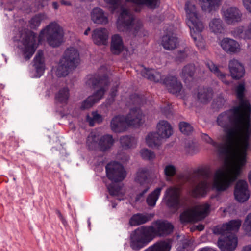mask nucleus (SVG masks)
Masks as SVG:
<instances>
[{
    "label": "nucleus",
    "instance_id": "nucleus-63",
    "mask_svg": "<svg viewBox=\"0 0 251 251\" xmlns=\"http://www.w3.org/2000/svg\"><path fill=\"white\" fill-rule=\"evenodd\" d=\"M117 91V88L116 87H113L111 90L110 95L112 98V100H113V98L116 95Z\"/></svg>",
    "mask_w": 251,
    "mask_h": 251
},
{
    "label": "nucleus",
    "instance_id": "nucleus-2",
    "mask_svg": "<svg viewBox=\"0 0 251 251\" xmlns=\"http://www.w3.org/2000/svg\"><path fill=\"white\" fill-rule=\"evenodd\" d=\"M218 125L223 128V140L232 145L242 156L247 158L251 147V119L250 115L234 107L220 114L217 118Z\"/></svg>",
    "mask_w": 251,
    "mask_h": 251
},
{
    "label": "nucleus",
    "instance_id": "nucleus-37",
    "mask_svg": "<svg viewBox=\"0 0 251 251\" xmlns=\"http://www.w3.org/2000/svg\"><path fill=\"white\" fill-rule=\"evenodd\" d=\"M141 74L143 77L154 82H159L161 79L160 73L153 69H145Z\"/></svg>",
    "mask_w": 251,
    "mask_h": 251
},
{
    "label": "nucleus",
    "instance_id": "nucleus-12",
    "mask_svg": "<svg viewBox=\"0 0 251 251\" xmlns=\"http://www.w3.org/2000/svg\"><path fill=\"white\" fill-rule=\"evenodd\" d=\"M167 205L174 208H178L181 204V191L180 187L171 186L168 188L164 195Z\"/></svg>",
    "mask_w": 251,
    "mask_h": 251
},
{
    "label": "nucleus",
    "instance_id": "nucleus-51",
    "mask_svg": "<svg viewBox=\"0 0 251 251\" xmlns=\"http://www.w3.org/2000/svg\"><path fill=\"white\" fill-rule=\"evenodd\" d=\"M231 34L237 39H245V30L243 26H239L234 28L231 31Z\"/></svg>",
    "mask_w": 251,
    "mask_h": 251
},
{
    "label": "nucleus",
    "instance_id": "nucleus-36",
    "mask_svg": "<svg viewBox=\"0 0 251 251\" xmlns=\"http://www.w3.org/2000/svg\"><path fill=\"white\" fill-rule=\"evenodd\" d=\"M210 30L215 34H220L224 30L222 20L220 18L212 19L209 24Z\"/></svg>",
    "mask_w": 251,
    "mask_h": 251
},
{
    "label": "nucleus",
    "instance_id": "nucleus-40",
    "mask_svg": "<svg viewBox=\"0 0 251 251\" xmlns=\"http://www.w3.org/2000/svg\"><path fill=\"white\" fill-rule=\"evenodd\" d=\"M206 66L211 72L215 74V75L222 81L223 83L226 85H228L229 84V81L226 80V74L220 71L217 66L213 62H207L206 63Z\"/></svg>",
    "mask_w": 251,
    "mask_h": 251
},
{
    "label": "nucleus",
    "instance_id": "nucleus-62",
    "mask_svg": "<svg viewBox=\"0 0 251 251\" xmlns=\"http://www.w3.org/2000/svg\"><path fill=\"white\" fill-rule=\"evenodd\" d=\"M105 2L114 6H117L121 0H104Z\"/></svg>",
    "mask_w": 251,
    "mask_h": 251
},
{
    "label": "nucleus",
    "instance_id": "nucleus-14",
    "mask_svg": "<svg viewBox=\"0 0 251 251\" xmlns=\"http://www.w3.org/2000/svg\"><path fill=\"white\" fill-rule=\"evenodd\" d=\"M222 16L224 20L227 24L234 25L242 21L243 14L238 8L231 6L223 8Z\"/></svg>",
    "mask_w": 251,
    "mask_h": 251
},
{
    "label": "nucleus",
    "instance_id": "nucleus-31",
    "mask_svg": "<svg viewBox=\"0 0 251 251\" xmlns=\"http://www.w3.org/2000/svg\"><path fill=\"white\" fill-rule=\"evenodd\" d=\"M222 1V0H201L200 4L203 10L210 12L219 7Z\"/></svg>",
    "mask_w": 251,
    "mask_h": 251
},
{
    "label": "nucleus",
    "instance_id": "nucleus-57",
    "mask_svg": "<svg viewBox=\"0 0 251 251\" xmlns=\"http://www.w3.org/2000/svg\"><path fill=\"white\" fill-rule=\"evenodd\" d=\"M150 186V184L140 185L139 189L140 192L137 195L136 201H139L141 200L149 189Z\"/></svg>",
    "mask_w": 251,
    "mask_h": 251
},
{
    "label": "nucleus",
    "instance_id": "nucleus-22",
    "mask_svg": "<svg viewBox=\"0 0 251 251\" xmlns=\"http://www.w3.org/2000/svg\"><path fill=\"white\" fill-rule=\"evenodd\" d=\"M157 133L165 141L173 134V128L167 121H160L157 125Z\"/></svg>",
    "mask_w": 251,
    "mask_h": 251
},
{
    "label": "nucleus",
    "instance_id": "nucleus-13",
    "mask_svg": "<svg viewBox=\"0 0 251 251\" xmlns=\"http://www.w3.org/2000/svg\"><path fill=\"white\" fill-rule=\"evenodd\" d=\"M23 36L22 42L25 46L24 58L26 60H28L34 53L37 48V36L35 33L30 30H27Z\"/></svg>",
    "mask_w": 251,
    "mask_h": 251
},
{
    "label": "nucleus",
    "instance_id": "nucleus-17",
    "mask_svg": "<svg viewBox=\"0 0 251 251\" xmlns=\"http://www.w3.org/2000/svg\"><path fill=\"white\" fill-rule=\"evenodd\" d=\"M143 115L138 107L131 108L128 114L125 117L128 126H139L143 123Z\"/></svg>",
    "mask_w": 251,
    "mask_h": 251
},
{
    "label": "nucleus",
    "instance_id": "nucleus-6",
    "mask_svg": "<svg viewBox=\"0 0 251 251\" xmlns=\"http://www.w3.org/2000/svg\"><path fill=\"white\" fill-rule=\"evenodd\" d=\"M209 176L208 171L205 168L194 170L187 177V181L192 185V194L194 197L203 196L208 188L207 179Z\"/></svg>",
    "mask_w": 251,
    "mask_h": 251
},
{
    "label": "nucleus",
    "instance_id": "nucleus-28",
    "mask_svg": "<svg viewBox=\"0 0 251 251\" xmlns=\"http://www.w3.org/2000/svg\"><path fill=\"white\" fill-rule=\"evenodd\" d=\"M124 49V44L122 37L118 34L112 36L111 51L114 54H119Z\"/></svg>",
    "mask_w": 251,
    "mask_h": 251
},
{
    "label": "nucleus",
    "instance_id": "nucleus-21",
    "mask_svg": "<svg viewBox=\"0 0 251 251\" xmlns=\"http://www.w3.org/2000/svg\"><path fill=\"white\" fill-rule=\"evenodd\" d=\"M228 67L232 78L239 79L244 75V69L242 65L237 60L229 61Z\"/></svg>",
    "mask_w": 251,
    "mask_h": 251
},
{
    "label": "nucleus",
    "instance_id": "nucleus-1",
    "mask_svg": "<svg viewBox=\"0 0 251 251\" xmlns=\"http://www.w3.org/2000/svg\"><path fill=\"white\" fill-rule=\"evenodd\" d=\"M203 141L211 145L215 148L219 157L223 160V166L214 174L212 187L218 192L226 191L230 184L240 176L242 167L246 163V158L239 154L233 146L226 143L221 135L219 139L221 143L214 141L207 134L202 133Z\"/></svg>",
    "mask_w": 251,
    "mask_h": 251
},
{
    "label": "nucleus",
    "instance_id": "nucleus-39",
    "mask_svg": "<svg viewBox=\"0 0 251 251\" xmlns=\"http://www.w3.org/2000/svg\"><path fill=\"white\" fill-rule=\"evenodd\" d=\"M127 2H132L137 5H145L148 7L154 9L159 6L160 0H126Z\"/></svg>",
    "mask_w": 251,
    "mask_h": 251
},
{
    "label": "nucleus",
    "instance_id": "nucleus-29",
    "mask_svg": "<svg viewBox=\"0 0 251 251\" xmlns=\"http://www.w3.org/2000/svg\"><path fill=\"white\" fill-rule=\"evenodd\" d=\"M177 44V38L173 35H166L162 37L161 44L165 50H173L176 47Z\"/></svg>",
    "mask_w": 251,
    "mask_h": 251
},
{
    "label": "nucleus",
    "instance_id": "nucleus-35",
    "mask_svg": "<svg viewBox=\"0 0 251 251\" xmlns=\"http://www.w3.org/2000/svg\"><path fill=\"white\" fill-rule=\"evenodd\" d=\"M34 66L36 72L40 74H42L45 67L43 52L42 50L38 51L34 58Z\"/></svg>",
    "mask_w": 251,
    "mask_h": 251
},
{
    "label": "nucleus",
    "instance_id": "nucleus-38",
    "mask_svg": "<svg viewBox=\"0 0 251 251\" xmlns=\"http://www.w3.org/2000/svg\"><path fill=\"white\" fill-rule=\"evenodd\" d=\"M149 171L147 168H142L138 170L135 178V181L140 185L150 184L148 180Z\"/></svg>",
    "mask_w": 251,
    "mask_h": 251
},
{
    "label": "nucleus",
    "instance_id": "nucleus-32",
    "mask_svg": "<svg viewBox=\"0 0 251 251\" xmlns=\"http://www.w3.org/2000/svg\"><path fill=\"white\" fill-rule=\"evenodd\" d=\"M72 66L60 59L58 66L55 72L56 75L59 77L66 76L72 69H74Z\"/></svg>",
    "mask_w": 251,
    "mask_h": 251
},
{
    "label": "nucleus",
    "instance_id": "nucleus-61",
    "mask_svg": "<svg viewBox=\"0 0 251 251\" xmlns=\"http://www.w3.org/2000/svg\"><path fill=\"white\" fill-rule=\"evenodd\" d=\"M242 1L246 9L251 12V0H242Z\"/></svg>",
    "mask_w": 251,
    "mask_h": 251
},
{
    "label": "nucleus",
    "instance_id": "nucleus-58",
    "mask_svg": "<svg viewBox=\"0 0 251 251\" xmlns=\"http://www.w3.org/2000/svg\"><path fill=\"white\" fill-rule=\"evenodd\" d=\"M41 21V17L39 16H35L32 18L30 21L31 27L32 28H36L39 26Z\"/></svg>",
    "mask_w": 251,
    "mask_h": 251
},
{
    "label": "nucleus",
    "instance_id": "nucleus-42",
    "mask_svg": "<svg viewBox=\"0 0 251 251\" xmlns=\"http://www.w3.org/2000/svg\"><path fill=\"white\" fill-rule=\"evenodd\" d=\"M87 121L91 126H93L95 123H100L103 121L102 116L96 111L92 112L88 115L86 118Z\"/></svg>",
    "mask_w": 251,
    "mask_h": 251
},
{
    "label": "nucleus",
    "instance_id": "nucleus-56",
    "mask_svg": "<svg viewBox=\"0 0 251 251\" xmlns=\"http://www.w3.org/2000/svg\"><path fill=\"white\" fill-rule=\"evenodd\" d=\"M226 98L223 95L220 94L213 101V104L217 108L222 107L226 103Z\"/></svg>",
    "mask_w": 251,
    "mask_h": 251
},
{
    "label": "nucleus",
    "instance_id": "nucleus-25",
    "mask_svg": "<svg viewBox=\"0 0 251 251\" xmlns=\"http://www.w3.org/2000/svg\"><path fill=\"white\" fill-rule=\"evenodd\" d=\"M153 214L138 213L133 215L129 220V224L131 226H137L144 224L151 221L153 217Z\"/></svg>",
    "mask_w": 251,
    "mask_h": 251
},
{
    "label": "nucleus",
    "instance_id": "nucleus-47",
    "mask_svg": "<svg viewBox=\"0 0 251 251\" xmlns=\"http://www.w3.org/2000/svg\"><path fill=\"white\" fill-rule=\"evenodd\" d=\"M69 98V90L68 88L60 89L56 95V99L60 102H66Z\"/></svg>",
    "mask_w": 251,
    "mask_h": 251
},
{
    "label": "nucleus",
    "instance_id": "nucleus-24",
    "mask_svg": "<svg viewBox=\"0 0 251 251\" xmlns=\"http://www.w3.org/2000/svg\"><path fill=\"white\" fill-rule=\"evenodd\" d=\"M108 38V32L105 28H97L93 31L92 38L97 45L105 44Z\"/></svg>",
    "mask_w": 251,
    "mask_h": 251
},
{
    "label": "nucleus",
    "instance_id": "nucleus-43",
    "mask_svg": "<svg viewBox=\"0 0 251 251\" xmlns=\"http://www.w3.org/2000/svg\"><path fill=\"white\" fill-rule=\"evenodd\" d=\"M107 188L109 194L113 196L123 195L125 193L122 186L119 184L112 183Z\"/></svg>",
    "mask_w": 251,
    "mask_h": 251
},
{
    "label": "nucleus",
    "instance_id": "nucleus-48",
    "mask_svg": "<svg viewBox=\"0 0 251 251\" xmlns=\"http://www.w3.org/2000/svg\"><path fill=\"white\" fill-rule=\"evenodd\" d=\"M100 138L95 133L91 132L87 137L86 144L89 149H93L96 146Z\"/></svg>",
    "mask_w": 251,
    "mask_h": 251
},
{
    "label": "nucleus",
    "instance_id": "nucleus-46",
    "mask_svg": "<svg viewBox=\"0 0 251 251\" xmlns=\"http://www.w3.org/2000/svg\"><path fill=\"white\" fill-rule=\"evenodd\" d=\"M190 53V50L188 48H185L182 50H178L177 51L175 61L176 62H182L185 60Z\"/></svg>",
    "mask_w": 251,
    "mask_h": 251
},
{
    "label": "nucleus",
    "instance_id": "nucleus-54",
    "mask_svg": "<svg viewBox=\"0 0 251 251\" xmlns=\"http://www.w3.org/2000/svg\"><path fill=\"white\" fill-rule=\"evenodd\" d=\"M141 157L146 160L153 159L155 157L154 153L151 151L147 149H143L140 151Z\"/></svg>",
    "mask_w": 251,
    "mask_h": 251
},
{
    "label": "nucleus",
    "instance_id": "nucleus-64",
    "mask_svg": "<svg viewBox=\"0 0 251 251\" xmlns=\"http://www.w3.org/2000/svg\"><path fill=\"white\" fill-rule=\"evenodd\" d=\"M242 251H251V245H249L244 247Z\"/></svg>",
    "mask_w": 251,
    "mask_h": 251
},
{
    "label": "nucleus",
    "instance_id": "nucleus-50",
    "mask_svg": "<svg viewBox=\"0 0 251 251\" xmlns=\"http://www.w3.org/2000/svg\"><path fill=\"white\" fill-rule=\"evenodd\" d=\"M146 99L142 95L134 94L130 96V102L133 105H141L145 102Z\"/></svg>",
    "mask_w": 251,
    "mask_h": 251
},
{
    "label": "nucleus",
    "instance_id": "nucleus-53",
    "mask_svg": "<svg viewBox=\"0 0 251 251\" xmlns=\"http://www.w3.org/2000/svg\"><path fill=\"white\" fill-rule=\"evenodd\" d=\"M164 173L167 177H172L176 174V168L173 165H166L164 168Z\"/></svg>",
    "mask_w": 251,
    "mask_h": 251
},
{
    "label": "nucleus",
    "instance_id": "nucleus-59",
    "mask_svg": "<svg viewBox=\"0 0 251 251\" xmlns=\"http://www.w3.org/2000/svg\"><path fill=\"white\" fill-rule=\"evenodd\" d=\"M161 111H162V113L167 118L170 117L172 115V111H171V108L169 106H165L163 108H162Z\"/></svg>",
    "mask_w": 251,
    "mask_h": 251
},
{
    "label": "nucleus",
    "instance_id": "nucleus-3",
    "mask_svg": "<svg viewBox=\"0 0 251 251\" xmlns=\"http://www.w3.org/2000/svg\"><path fill=\"white\" fill-rule=\"evenodd\" d=\"M173 226L167 221L158 220L152 226H143L131 232L129 244L135 251L146 247L156 236H165L173 232Z\"/></svg>",
    "mask_w": 251,
    "mask_h": 251
},
{
    "label": "nucleus",
    "instance_id": "nucleus-9",
    "mask_svg": "<svg viewBox=\"0 0 251 251\" xmlns=\"http://www.w3.org/2000/svg\"><path fill=\"white\" fill-rule=\"evenodd\" d=\"M185 10L187 16V24L189 26L192 36L194 40H196V37L192 34V31L200 32L202 31L204 26L199 18L195 5L191 2L187 1L185 3Z\"/></svg>",
    "mask_w": 251,
    "mask_h": 251
},
{
    "label": "nucleus",
    "instance_id": "nucleus-4",
    "mask_svg": "<svg viewBox=\"0 0 251 251\" xmlns=\"http://www.w3.org/2000/svg\"><path fill=\"white\" fill-rule=\"evenodd\" d=\"M241 225V220H234L214 228V234L221 235L217 242L218 246L221 251H233L235 250L238 239L234 233L238 231Z\"/></svg>",
    "mask_w": 251,
    "mask_h": 251
},
{
    "label": "nucleus",
    "instance_id": "nucleus-15",
    "mask_svg": "<svg viewBox=\"0 0 251 251\" xmlns=\"http://www.w3.org/2000/svg\"><path fill=\"white\" fill-rule=\"evenodd\" d=\"M234 195L235 200L239 202H244L250 198V192L248 185L246 181L240 180L236 183Z\"/></svg>",
    "mask_w": 251,
    "mask_h": 251
},
{
    "label": "nucleus",
    "instance_id": "nucleus-23",
    "mask_svg": "<svg viewBox=\"0 0 251 251\" xmlns=\"http://www.w3.org/2000/svg\"><path fill=\"white\" fill-rule=\"evenodd\" d=\"M125 118L122 116H116L112 118L110 123L111 130L117 133L124 131L127 128Z\"/></svg>",
    "mask_w": 251,
    "mask_h": 251
},
{
    "label": "nucleus",
    "instance_id": "nucleus-34",
    "mask_svg": "<svg viewBox=\"0 0 251 251\" xmlns=\"http://www.w3.org/2000/svg\"><path fill=\"white\" fill-rule=\"evenodd\" d=\"M212 97V90L210 88H201L198 90L197 98L201 103H206Z\"/></svg>",
    "mask_w": 251,
    "mask_h": 251
},
{
    "label": "nucleus",
    "instance_id": "nucleus-60",
    "mask_svg": "<svg viewBox=\"0 0 251 251\" xmlns=\"http://www.w3.org/2000/svg\"><path fill=\"white\" fill-rule=\"evenodd\" d=\"M245 39H251V24L248 25L247 29L245 30Z\"/></svg>",
    "mask_w": 251,
    "mask_h": 251
},
{
    "label": "nucleus",
    "instance_id": "nucleus-52",
    "mask_svg": "<svg viewBox=\"0 0 251 251\" xmlns=\"http://www.w3.org/2000/svg\"><path fill=\"white\" fill-rule=\"evenodd\" d=\"M179 129L180 131L186 135H189L193 131V128L188 123L182 122L179 123Z\"/></svg>",
    "mask_w": 251,
    "mask_h": 251
},
{
    "label": "nucleus",
    "instance_id": "nucleus-27",
    "mask_svg": "<svg viewBox=\"0 0 251 251\" xmlns=\"http://www.w3.org/2000/svg\"><path fill=\"white\" fill-rule=\"evenodd\" d=\"M147 145L151 148H158L164 141L157 132L149 133L146 137Z\"/></svg>",
    "mask_w": 251,
    "mask_h": 251
},
{
    "label": "nucleus",
    "instance_id": "nucleus-8",
    "mask_svg": "<svg viewBox=\"0 0 251 251\" xmlns=\"http://www.w3.org/2000/svg\"><path fill=\"white\" fill-rule=\"evenodd\" d=\"M63 35L60 26L55 23H51L41 31L38 36V42H41L45 36L50 46L58 47L63 42Z\"/></svg>",
    "mask_w": 251,
    "mask_h": 251
},
{
    "label": "nucleus",
    "instance_id": "nucleus-11",
    "mask_svg": "<svg viewBox=\"0 0 251 251\" xmlns=\"http://www.w3.org/2000/svg\"><path fill=\"white\" fill-rule=\"evenodd\" d=\"M105 168L108 178L112 181H121L126 177V171L120 163L115 162L109 163Z\"/></svg>",
    "mask_w": 251,
    "mask_h": 251
},
{
    "label": "nucleus",
    "instance_id": "nucleus-18",
    "mask_svg": "<svg viewBox=\"0 0 251 251\" xmlns=\"http://www.w3.org/2000/svg\"><path fill=\"white\" fill-rule=\"evenodd\" d=\"M223 50L227 54H236L241 50L240 44L236 40L229 38H224L220 43Z\"/></svg>",
    "mask_w": 251,
    "mask_h": 251
},
{
    "label": "nucleus",
    "instance_id": "nucleus-7",
    "mask_svg": "<svg viewBox=\"0 0 251 251\" xmlns=\"http://www.w3.org/2000/svg\"><path fill=\"white\" fill-rule=\"evenodd\" d=\"M108 83L107 77L105 76L102 77L97 76L90 78L87 81V84L94 89L99 88V90L83 101L81 108L89 109L98 102L102 98Z\"/></svg>",
    "mask_w": 251,
    "mask_h": 251
},
{
    "label": "nucleus",
    "instance_id": "nucleus-49",
    "mask_svg": "<svg viewBox=\"0 0 251 251\" xmlns=\"http://www.w3.org/2000/svg\"><path fill=\"white\" fill-rule=\"evenodd\" d=\"M242 228L246 234L251 236V212L247 215L243 224Z\"/></svg>",
    "mask_w": 251,
    "mask_h": 251
},
{
    "label": "nucleus",
    "instance_id": "nucleus-20",
    "mask_svg": "<svg viewBox=\"0 0 251 251\" xmlns=\"http://www.w3.org/2000/svg\"><path fill=\"white\" fill-rule=\"evenodd\" d=\"M163 83L168 91L173 94L179 93L182 87L181 83L173 76L167 77L164 80Z\"/></svg>",
    "mask_w": 251,
    "mask_h": 251
},
{
    "label": "nucleus",
    "instance_id": "nucleus-26",
    "mask_svg": "<svg viewBox=\"0 0 251 251\" xmlns=\"http://www.w3.org/2000/svg\"><path fill=\"white\" fill-rule=\"evenodd\" d=\"M91 19L96 24H106L108 22L107 16L101 9L96 7L91 12Z\"/></svg>",
    "mask_w": 251,
    "mask_h": 251
},
{
    "label": "nucleus",
    "instance_id": "nucleus-30",
    "mask_svg": "<svg viewBox=\"0 0 251 251\" xmlns=\"http://www.w3.org/2000/svg\"><path fill=\"white\" fill-rule=\"evenodd\" d=\"M196 71L195 66L192 64H188L183 67L180 75L185 81H189L193 79Z\"/></svg>",
    "mask_w": 251,
    "mask_h": 251
},
{
    "label": "nucleus",
    "instance_id": "nucleus-19",
    "mask_svg": "<svg viewBox=\"0 0 251 251\" xmlns=\"http://www.w3.org/2000/svg\"><path fill=\"white\" fill-rule=\"evenodd\" d=\"M61 59L75 68L79 63V53L76 49L70 48L65 51Z\"/></svg>",
    "mask_w": 251,
    "mask_h": 251
},
{
    "label": "nucleus",
    "instance_id": "nucleus-44",
    "mask_svg": "<svg viewBox=\"0 0 251 251\" xmlns=\"http://www.w3.org/2000/svg\"><path fill=\"white\" fill-rule=\"evenodd\" d=\"M162 190V187H158L155 189L147 198V202L149 205L154 206L158 199Z\"/></svg>",
    "mask_w": 251,
    "mask_h": 251
},
{
    "label": "nucleus",
    "instance_id": "nucleus-33",
    "mask_svg": "<svg viewBox=\"0 0 251 251\" xmlns=\"http://www.w3.org/2000/svg\"><path fill=\"white\" fill-rule=\"evenodd\" d=\"M114 139L111 135L106 134L101 136L98 142V145L101 151H105L113 145Z\"/></svg>",
    "mask_w": 251,
    "mask_h": 251
},
{
    "label": "nucleus",
    "instance_id": "nucleus-55",
    "mask_svg": "<svg viewBox=\"0 0 251 251\" xmlns=\"http://www.w3.org/2000/svg\"><path fill=\"white\" fill-rule=\"evenodd\" d=\"M192 246V242L189 239H184L180 243L178 247L179 251H188L191 250Z\"/></svg>",
    "mask_w": 251,
    "mask_h": 251
},
{
    "label": "nucleus",
    "instance_id": "nucleus-5",
    "mask_svg": "<svg viewBox=\"0 0 251 251\" xmlns=\"http://www.w3.org/2000/svg\"><path fill=\"white\" fill-rule=\"evenodd\" d=\"M117 29L125 32L129 36L136 37L145 35L142 21L135 19L130 10L122 8L120 16L117 22Z\"/></svg>",
    "mask_w": 251,
    "mask_h": 251
},
{
    "label": "nucleus",
    "instance_id": "nucleus-45",
    "mask_svg": "<svg viewBox=\"0 0 251 251\" xmlns=\"http://www.w3.org/2000/svg\"><path fill=\"white\" fill-rule=\"evenodd\" d=\"M120 141L122 146L125 149L132 147L135 143V138L129 136L121 137Z\"/></svg>",
    "mask_w": 251,
    "mask_h": 251
},
{
    "label": "nucleus",
    "instance_id": "nucleus-41",
    "mask_svg": "<svg viewBox=\"0 0 251 251\" xmlns=\"http://www.w3.org/2000/svg\"><path fill=\"white\" fill-rule=\"evenodd\" d=\"M206 66L211 72L215 74V75L222 81L223 83L226 85H228L229 84V81L226 80V74L220 71L217 66L213 62H207L206 63Z\"/></svg>",
    "mask_w": 251,
    "mask_h": 251
},
{
    "label": "nucleus",
    "instance_id": "nucleus-16",
    "mask_svg": "<svg viewBox=\"0 0 251 251\" xmlns=\"http://www.w3.org/2000/svg\"><path fill=\"white\" fill-rule=\"evenodd\" d=\"M245 90L243 83H240L236 87L235 93L239 100V104L235 107L250 115L251 107L249 101L244 98Z\"/></svg>",
    "mask_w": 251,
    "mask_h": 251
},
{
    "label": "nucleus",
    "instance_id": "nucleus-10",
    "mask_svg": "<svg viewBox=\"0 0 251 251\" xmlns=\"http://www.w3.org/2000/svg\"><path fill=\"white\" fill-rule=\"evenodd\" d=\"M209 209V205L204 204L186 209L180 215V221L181 223L186 224L201 220L206 216Z\"/></svg>",
    "mask_w": 251,
    "mask_h": 251
}]
</instances>
